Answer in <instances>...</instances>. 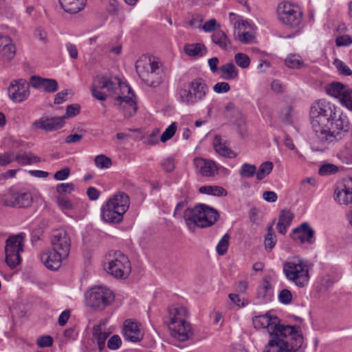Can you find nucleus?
Returning a JSON list of instances; mask_svg holds the SVG:
<instances>
[{"mask_svg":"<svg viewBox=\"0 0 352 352\" xmlns=\"http://www.w3.org/2000/svg\"><path fill=\"white\" fill-rule=\"evenodd\" d=\"M309 118L316 141L322 146L342 140L352 131L347 116L336 104L324 99L311 104Z\"/></svg>","mask_w":352,"mask_h":352,"instance_id":"obj_1","label":"nucleus"},{"mask_svg":"<svg viewBox=\"0 0 352 352\" xmlns=\"http://www.w3.org/2000/svg\"><path fill=\"white\" fill-rule=\"evenodd\" d=\"M256 327L266 328L270 336L263 352H300L306 345L299 326L280 324V319L268 314L253 320Z\"/></svg>","mask_w":352,"mask_h":352,"instance_id":"obj_2","label":"nucleus"},{"mask_svg":"<svg viewBox=\"0 0 352 352\" xmlns=\"http://www.w3.org/2000/svg\"><path fill=\"white\" fill-rule=\"evenodd\" d=\"M121 80L112 79L104 75H97L94 80L91 93L97 100L104 101L107 97H114L116 106L125 118L135 114L138 107L131 96H122L118 91L120 89Z\"/></svg>","mask_w":352,"mask_h":352,"instance_id":"obj_3","label":"nucleus"},{"mask_svg":"<svg viewBox=\"0 0 352 352\" xmlns=\"http://www.w3.org/2000/svg\"><path fill=\"white\" fill-rule=\"evenodd\" d=\"M129 204L130 199L126 193L119 192L115 194L102 206V219L109 223H120L123 220Z\"/></svg>","mask_w":352,"mask_h":352,"instance_id":"obj_4","label":"nucleus"},{"mask_svg":"<svg viewBox=\"0 0 352 352\" xmlns=\"http://www.w3.org/2000/svg\"><path fill=\"white\" fill-rule=\"evenodd\" d=\"M219 218L217 210L206 204H200L192 208H186L184 219L186 226L190 229L192 226L208 228L214 225Z\"/></svg>","mask_w":352,"mask_h":352,"instance_id":"obj_5","label":"nucleus"},{"mask_svg":"<svg viewBox=\"0 0 352 352\" xmlns=\"http://www.w3.org/2000/svg\"><path fill=\"white\" fill-rule=\"evenodd\" d=\"M209 88L202 78H195L178 90L179 100L186 105H195L205 100Z\"/></svg>","mask_w":352,"mask_h":352,"instance_id":"obj_6","label":"nucleus"},{"mask_svg":"<svg viewBox=\"0 0 352 352\" xmlns=\"http://www.w3.org/2000/svg\"><path fill=\"white\" fill-rule=\"evenodd\" d=\"M283 271L287 279L297 287H304L309 280L307 265L300 258H294L283 263Z\"/></svg>","mask_w":352,"mask_h":352,"instance_id":"obj_7","label":"nucleus"},{"mask_svg":"<svg viewBox=\"0 0 352 352\" xmlns=\"http://www.w3.org/2000/svg\"><path fill=\"white\" fill-rule=\"evenodd\" d=\"M139 77L149 87H158L162 81V71L159 63L148 60H138L135 63Z\"/></svg>","mask_w":352,"mask_h":352,"instance_id":"obj_8","label":"nucleus"},{"mask_svg":"<svg viewBox=\"0 0 352 352\" xmlns=\"http://www.w3.org/2000/svg\"><path fill=\"white\" fill-rule=\"evenodd\" d=\"M115 297L113 292L105 287H93L89 296L87 297L88 306L96 311H102L109 306L113 301Z\"/></svg>","mask_w":352,"mask_h":352,"instance_id":"obj_9","label":"nucleus"},{"mask_svg":"<svg viewBox=\"0 0 352 352\" xmlns=\"http://www.w3.org/2000/svg\"><path fill=\"white\" fill-rule=\"evenodd\" d=\"M277 13L279 20L290 28L297 27L302 21V14L300 8L289 2L278 4Z\"/></svg>","mask_w":352,"mask_h":352,"instance_id":"obj_10","label":"nucleus"},{"mask_svg":"<svg viewBox=\"0 0 352 352\" xmlns=\"http://www.w3.org/2000/svg\"><path fill=\"white\" fill-rule=\"evenodd\" d=\"M23 241L20 235L10 236L6 243V262L14 269L21 262L20 253L23 251Z\"/></svg>","mask_w":352,"mask_h":352,"instance_id":"obj_11","label":"nucleus"},{"mask_svg":"<svg viewBox=\"0 0 352 352\" xmlns=\"http://www.w3.org/2000/svg\"><path fill=\"white\" fill-rule=\"evenodd\" d=\"M107 272L118 278H124L131 272V263L128 258L120 252L114 253V258L109 262Z\"/></svg>","mask_w":352,"mask_h":352,"instance_id":"obj_12","label":"nucleus"},{"mask_svg":"<svg viewBox=\"0 0 352 352\" xmlns=\"http://www.w3.org/2000/svg\"><path fill=\"white\" fill-rule=\"evenodd\" d=\"M8 96L16 103L25 100L30 96L29 82L23 78L12 80L8 87Z\"/></svg>","mask_w":352,"mask_h":352,"instance_id":"obj_13","label":"nucleus"},{"mask_svg":"<svg viewBox=\"0 0 352 352\" xmlns=\"http://www.w3.org/2000/svg\"><path fill=\"white\" fill-rule=\"evenodd\" d=\"M52 250L67 257L70 251L71 241L64 230H54L51 236Z\"/></svg>","mask_w":352,"mask_h":352,"instance_id":"obj_14","label":"nucleus"},{"mask_svg":"<svg viewBox=\"0 0 352 352\" xmlns=\"http://www.w3.org/2000/svg\"><path fill=\"white\" fill-rule=\"evenodd\" d=\"M33 202L29 192H13L3 199V205L15 208H28Z\"/></svg>","mask_w":352,"mask_h":352,"instance_id":"obj_15","label":"nucleus"},{"mask_svg":"<svg viewBox=\"0 0 352 352\" xmlns=\"http://www.w3.org/2000/svg\"><path fill=\"white\" fill-rule=\"evenodd\" d=\"M335 199L340 204H352V178L343 180L335 190Z\"/></svg>","mask_w":352,"mask_h":352,"instance_id":"obj_16","label":"nucleus"},{"mask_svg":"<svg viewBox=\"0 0 352 352\" xmlns=\"http://www.w3.org/2000/svg\"><path fill=\"white\" fill-rule=\"evenodd\" d=\"M67 258L58 252L47 250L41 253L40 258L45 266L52 271L58 270L62 263V260Z\"/></svg>","mask_w":352,"mask_h":352,"instance_id":"obj_17","label":"nucleus"},{"mask_svg":"<svg viewBox=\"0 0 352 352\" xmlns=\"http://www.w3.org/2000/svg\"><path fill=\"white\" fill-rule=\"evenodd\" d=\"M314 230L306 222L294 228L290 234L292 239L294 241H300L301 243L307 242L309 244H312L314 242Z\"/></svg>","mask_w":352,"mask_h":352,"instance_id":"obj_18","label":"nucleus"},{"mask_svg":"<svg viewBox=\"0 0 352 352\" xmlns=\"http://www.w3.org/2000/svg\"><path fill=\"white\" fill-rule=\"evenodd\" d=\"M123 336L129 341L138 342L142 340L144 334L138 322L126 320L124 323Z\"/></svg>","mask_w":352,"mask_h":352,"instance_id":"obj_19","label":"nucleus"},{"mask_svg":"<svg viewBox=\"0 0 352 352\" xmlns=\"http://www.w3.org/2000/svg\"><path fill=\"white\" fill-rule=\"evenodd\" d=\"M31 85L37 89H43L46 92L54 93L58 90V85L55 79L44 78L38 76L30 78Z\"/></svg>","mask_w":352,"mask_h":352,"instance_id":"obj_20","label":"nucleus"},{"mask_svg":"<svg viewBox=\"0 0 352 352\" xmlns=\"http://www.w3.org/2000/svg\"><path fill=\"white\" fill-rule=\"evenodd\" d=\"M171 336L179 341L187 340L192 335L190 324L187 321L169 325Z\"/></svg>","mask_w":352,"mask_h":352,"instance_id":"obj_21","label":"nucleus"},{"mask_svg":"<svg viewBox=\"0 0 352 352\" xmlns=\"http://www.w3.org/2000/svg\"><path fill=\"white\" fill-rule=\"evenodd\" d=\"M16 47L8 36L0 35V56L3 60L10 61L14 58Z\"/></svg>","mask_w":352,"mask_h":352,"instance_id":"obj_22","label":"nucleus"},{"mask_svg":"<svg viewBox=\"0 0 352 352\" xmlns=\"http://www.w3.org/2000/svg\"><path fill=\"white\" fill-rule=\"evenodd\" d=\"M64 117H54L46 119H40L33 122L36 129L46 131L58 130L63 126Z\"/></svg>","mask_w":352,"mask_h":352,"instance_id":"obj_23","label":"nucleus"},{"mask_svg":"<svg viewBox=\"0 0 352 352\" xmlns=\"http://www.w3.org/2000/svg\"><path fill=\"white\" fill-rule=\"evenodd\" d=\"M196 165L199 167L200 173L204 177H214L218 173V168L212 160L199 159Z\"/></svg>","mask_w":352,"mask_h":352,"instance_id":"obj_24","label":"nucleus"},{"mask_svg":"<svg viewBox=\"0 0 352 352\" xmlns=\"http://www.w3.org/2000/svg\"><path fill=\"white\" fill-rule=\"evenodd\" d=\"M87 0H59L61 8L69 14H76L82 10Z\"/></svg>","mask_w":352,"mask_h":352,"instance_id":"obj_25","label":"nucleus"},{"mask_svg":"<svg viewBox=\"0 0 352 352\" xmlns=\"http://www.w3.org/2000/svg\"><path fill=\"white\" fill-rule=\"evenodd\" d=\"M170 322L168 325H173L175 323L187 321L188 311L187 309L182 306L171 307L169 309Z\"/></svg>","mask_w":352,"mask_h":352,"instance_id":"obj_26","label":"nucleus"},{"mask_svg":"<svg viewBox=\"0 0 352 352\" xmlns=\"http://www.w3.org/2000/svg\"><path fill=\"white\" fill-rule=\"evenodd\" d=\"M14 160L21 166L30 165L41 161V158L33 153L23 150H20L16 154Z\"/></svg>","mask_w":352,"mask_h":352,"instance_id":"obj_27","label":"nucleus"},{"mask_svg":"<svg viewBox=\"0 0 352 352\" xmlns=\"http://www.w3.org/2000/svg\"><path fill=\"white\" fill-rule=\"evenodd\" d=\"M257 296L263 300V302H270L274 296L273 289L271 283L266 279H264L257 289Z\"/></svg>","mask_w":352,"mask_h":352,"instance_id":"obj_28","label":"nucleus"},{"mask_svg":"<svg viewBox=\"0 0 352 352\" xmlns=\"http://www.w3.org/2000/svg\"><path fill=\"white\" fill-rule=\"evenodd\" d=\"M294 218L293 214L289 210H282L277 223V230L279 233L285 234L287 228L290 226Z\"/></svg>","mask_w":352,"mask_h":352,"instance_id":"obj_29","label":"nucleus"},{"mask_svg":"<svg viewBox=\"0 0 352 352\" xmlns=\"http://www.w3.org/2000/svg\"><path fill=\"white\" fill-rule=\"evenodd\" d=\"M213 146L215 151L221 155L230 158L236 156L235 153L226 145V143L219 135L215 136L213 141Z\"/></svg>","mask_w":352,"mask_h":352,"instance_id":"obj_30","label":"nucleus"},{"mask_svg":"<svg viewBox=\"0 0 352 352\" xmlns=\"http://www.w3.org/2000/svg\"><path fill=\"white\" fill-rule=\"evenodd\" d=\"M219 70L221 73V78L223 80H232L239 75L238 69L232 63L221 65L219 67Z\"/></svg>","mask_w":352,"mask_h":352,"instance_id":"obj_31","label":"nucleus"},{"mask_svg":"<svg viewBox=\"0 0 352 352\" xmlns=\"http://www.w3.org/2000/svg\"><path fill=\"white\" fill-rule=\"evenodd\" d=\"M184 50L189 56H201L207 52L206 46L199 43L186 44L184 47Z\"/></svg>","mask_w":352,"mask_h":352,"instance_id":"obj_32","label":"nucleus"},{"mask_svg":"<svg viewBox=\"0 0 352 352\" xmlns=\"http://www.w3.org/2000/svg\"><path fill=\"white\" fill-rule=\"evenodd\" d=\"M347 89L348 87L343 85L342 83L339 82H333L327 87L326 91L329 96L338 98L340 101V98L342 97L344 92Z\"/></svg>","mask_w":352,"mask_h":352,"instance_id":"obj_33","label":"nucleus"},{"mask_svg":"<svg viewBox=\"0 0 352 352\" xmlns=\"http://www.w3.org/2000/svg\"><path fill=\"white\" fill-rule=\"evenodd\" d=\"M199 192L218 197H225L228 194L224 188L219 186H202L199 188Z\"/></svg>","mask_w":352,"mask_h":352,"instance_id":"obj_34","label":"nucleus"},{"mask_svg":"<svg viewBox=\"0 0 352 352\" xmlns=\"http://www.w3.org/2000/svg\"><path fill=\"white\" fill-rule=\"evenodd\" d=\"M211 37L212 42L218 45L223 50H227V48L231 45L230 39L222 30L216 31L212 34Z\"/></svg>","mask_w":352,"mask_h":352,"instance_id":"obj_35","label":"nucleus"},{"mask_svg":"<svg viewBox=\"0 0 352 352\" xmlns=\"http://www.w3.org/2000/svg\"><path fill=\"white\" fill-rule=\"evenodd\" d=\"M273 224L274 223L268 226L267 232L265 236L264 245L265 249L267 252L272 251V250L274 248L277 241L276 236L273 228Z\"/></svg>","mask_w":352,"mask_h":352,"instance_id":"obj_36","label":"nucleus"},{"mask_svg":"<svg viewBox=\"0 0 352 352\" xmlns=\"http://www.w3.org/2000/svg\"><path fill=\"white\" fill-rule=\"evenodd\" d=\"M285 65L291 69H300L304 65V62L298 54H291L285 58Z\"/></svg>","mask_w":352,"mask_h":352,"instance_id":"obj_37","label":"nucleus"},{"mask_svg":"<svg viewBox=\"0 0 352 352\" xmlns=\"http://www.w3.org/2000/svg\"><path fill=\"white\" fill-rule=\"evenodd\" d=\"M274 167L273 163L270 161L262 163L258 170H256V177L258 180H262L267 176L272 170Z\"/></svg>","mask_w":352,"mask_h":352,"instance_id":"obj_38","label":"nucleus"},{"mask_svg":"<svg viewBox=\"0 0 352 352\" xmlns=\"http://www.w3.org/2000/svg\"><path fill=\"white\" fill-rule=\"evenodd\" d=\"M256 167L254 164L245 163L242 164L240 170L239 175L244 178L252 177L256 175Z\"/></svg>","mask_w":352,"mask_h":352,"instance_id":"obj_39","label":"nucleus"},{"mask_svg":"<svg viewBox=\"0 0 352 352\" xmlns=\"http://www.w3.org/2000/svg\"><path fill=\"white\" fill-rule=\"evenodd\" d=\"M229 240L230 235L228 234H225L219 240L216 247V250L219 255L223 256L226 254L228 249Z\"/></svg>","mask_w":352,"mask_h":352,"instance_id":"obj_40","label":"nucleus"},{"mask_svg":"<svg viewBox=\"0 0 352 352\" xmlns=\"http://www.w3.org/2000/svg\"><path fill=\"white\" fill-rule=\"evenodd\" d=\"M109 336V333L108 332L102 331L101 329L96 330L94 337L100 351H102L105 348V341Z\"/></svg>","mask_w":352,"mask_h":352,"instance_id":"obj_41","label":"nucleus"},{"mask_svg":"<svg viewBox=\"0 0 352 352\" xmlns=\"http://www.w3.org/2000/svg\"><path fill=\"white\" fill-rule=\"evenodd\" d=\"M234 60L236 64L241 68H248L250 63V59L249 56L244 53H236L234 55Z\"/></svg>","mask_w":352,"mask_h":352,"instance_id":"obj_42","label":"nucleus"},{"mask_svg":"<svg viewBox=\"0 0 352 352\" xmlns=\"http://www.w3.org/2000/svg\"><path fill=\"white\" fill-rule=\"evenodd\" d=\"M343 94L342 97L340 98V104L349 110L352 111V89L348 87Z\"/></svg>","mask_w":352,"mask_h":352,"instance_id":"obj_43","label":"nucleus"},{"mask_svg":"<svg viewBox=\"0 0 352 352\" xmlns=\"http://www.w3.org/2000/svg\"><path fill=\"white\" fill-rule=\"evenodd\" d=\"M338 171V168L337 166L333 164H325L322 165L319 170L318 174L320 176H327L332 174H335Z\"/></svg>","mask_w":352,"mask_h":352,"instance_id":"obj_44","label":"nucleus"},{"mask_svg":"<svg viewBox=\"0 0 352 352\" xmlns=\"http://www.w3.org/2000/svg\"><path fill=\"white\" fill-rule=\"evenodd\" d=\"M177 129V125L176 122H172V124L166 129V130L163 132L161 135L160 140L162 142H166L168 140L173 138L175 135Z\"/></svg>","mask_w":352,"mask_h":352,"instance_id":"obj_45","label":"nucleus"},{"mask_svg":"<svg viewBox=\"0 0 352 352\" xmlns=\"http://www.w3.org/2000/svg\"><path fill=\"white\" fill-rule=\"evenodd\" d=\"M95 164L97 167L100 168H108L111 165V160L109 157L104 155H97L95 158Z\"/></svg>","mask_w":352,"mask_h":352,"instance_id":"obj_46","label":"nucleus"},{"mask_svg":"<svg viewBox=\"0 0 352 352\" xmlns=\"http://www.w3.org/2000/svg\"><path fill=\"white\" fill-rule=\"evenodd\" d=\"M122 344V340L119 336L113 335L107 342V347L111 350H116Z\"/></svg>","mask_w":352,"mask_h":352,"instance_id":"obj_47","label":"nucleus"},{"mask_svg":"<svg viewBox=\"0 0 352 352\" xmlns=\"http://www.w3.org/2000/svg\"><path fill=\"white\" fill-rule=\"evenodd\" d=\"M334 65L336 68L344 76H350L352 74L351 69L342 60L336 59L334 60Z\"/></svg>","mask_w":352,"mask_h":352,"instance_id":"obj_48","label":"nucleus"},{"mask_svg":"<svg viewBox=\"0 0 352 352\" xmlns=\"http://www.w3.org/2000/svg\"><path fill=\"white\" fill-rule=\"evenodd\" d=\"M292 295L291 292L287 289H284L281 290L278 294V300L279 301L284 304L288 305L292 301Z\"/></svg>","mask_w":352,"mask_h":352,"instance_id":"obj_49","label":"nucleus"},{"mask_svg":"<svg viewBox=\"0 0 352 352\" xmlns=\"http://www.w3.org/2000/svg\"><path fill=\"white\" fill-rule=\"evenodd\" d=\"M36 344L38 346L49 347L53 344V338L50 336H43L37 338Z\"/></svg>","mask_w":352,"mask_h":352,"instance_id":"obj_50","label":"nucleus"},{"mask_svg":"<svg viewBox=\"0 0 352 352\" xmlns=\"http://www.w3.org/2000/svg\"><path fill=\"white\" fill-rule=\"evenodd\" d=\"M230 90V85L226 82H220L213 86V91L217 94L227 93Z\"/></svg>","mask_w":352,"mask_h":352,"instance_id":"obj_51","label":"nucleus"},{"mask_svg":"<svg viewBox=\"0 0 352 352\" xmlns=\"http://www.w3.org/2000/svg\"><path fill=\"white\" fill-rule=\"evenodd\" d=\"M14 160V153H0V166H5L10 164Z\"/></svg>","mask_w":352,"mask_h":352,"instance_id":"obj_52","label":"nucleus"},{"mask_svg":"<svg viewBox=\"0 0 352 352\" xmlns=\"http://www.w3.org/2000/svg\"><path fill=\"white\" fill-rule=\"evenodd\" d=\"M70 175V168L69 167H65L55 173L54 178L58 181L65 180Z\"/></svg>","mask_w":352,"mask_h":352,"instance_id":"obj_53","label":"nucleus"},{"mask_svg":"<svg viewBox=\"0 0 352 352\" xmlns=\"http://www.w3.org/2000/svg\"><path fill=\"white\" fill-rule=\"evenodd\" d=\"M80 113V106L77 104H70L67 107L65 116L64 118H72Z\"/></svg>","mask_w":352,"mask_h":352,"instance_id":"obj_54","label":"nucleus"},{"mask_svg":"<svg viewBox=\"0 0 352 352\" xmlns=\"http://www.w3.org/2000/svg\"><path fill=\"white\" fill-rule=\"evenodd\" d=\"M352 43V38L348 35L339 36L336 39L337 46H349Z\"/></svg>","mask_w":352,"mask_h":352,"instance_id":"obj_55","label":"nucleus"},{"mask_svg":"<svg viewBox=\"0 0 352 352\" xmlns=\"http://www.w3.org/2000/svg\"><path fill=\"white\" fill-rule=\"evenodd\" d=\"M293 109L292 107H287L281 111V118L284 122L290 123L292 121Z\"/></svg>","mask_w":352,"mask_h":352,"instance_id":"obj_56","label":"nucleus"},{"mask_svg":"<svg viewBox=\"0 0 352 352\" xmlns=\"http://www.w3.org/2000/svg\"><path fill=\"white\" fill-rule=\"evenodd\" d=\"M74 186L72 183H62L56 186V191L58 193H65L73 190Z\"/></svg>","mask_w":352,"mask_h":352,"instance_id":"obj_57","label":"nucleus"},{"mask_svg":"<svg viewBox=\"0 0 352 352\" xmlns=\"http://www.w3.org/2000/svg\"><path fill=\"white\" fill-rule=\"evenodd\" d=\"M307 185H310L311 186H316V179L314 178V177H308V178H306V179H303L301 182L300 190L303 192H309L310 190V189H306V186Z\"/></svg>","mask_w":352,"mask_h":352,"instance_id":"obj_58","label":"nucleus"},{"mask_svg":"<svg viewBox=\"0 0 352 352\" xmlns=\"http://www.w3.org/2000/svg\"><path fill=\"white\" fill-rule=\"evenodd\" d=\"M188 202L186 201H182L177 204L174 213L173 217L175 218H182V211L186 208L187 206ZM184 217V215H183Z\"/></svg>","mask_w":352,"mask_h":352,"instance_id":"obj_59","label":"nucleus"},{"mask_svg":"<svg viewBox=\"0 0 352 352\" xmlns=\"http://www.w3.org/2000/svg\"><path fill=\"white\" fill-rule=\"evenodd\" d=\"M162 166L168 173L173 171L175 168L174 159L168 157L162 162Z\"/></svg>","mask_w":352,"mask_h":352,"instance_id":"obj_60","label":"nucleus"},{"mask_svg":"<svg viewBox=\"0 0 352 352\" xmlns=\"http://www.w3.org/2000/svg\"><path fill=\"white\" fill-rule=\"evenodd\" d=\"M217 28V21L214 19H211L206 22L202 26V29L206 32H211Z\"/></svg>","mask_w":352,"mask_h":352,"instance_id":"obj_61","label":"nucleus"},{"mask_svg":"<svg viewBox=\"0 0 352 352\" xmlns=\"http://www.w3.org/2000/svg\"><path fill=\"white\" fill-rule=\"evenodd\" d=\"M70 317V311L66 309L63 311L59 316L58 322L61 327L65 326Z\"/></svg>","mask_w":352,"mask_h":352,"instance_id":"obj_62","label":"nucleus"},{"mask_svg":"<svg viewBox=\"0 0 352 352\" xmlns=\"http://www.w3.org/2000/svg\"><path fill=\"white\" fill-rule=\"evenodd\" d=\"M87 195L91 200L95 201L99 198L100 192L96 188L89 187L87 190Z\"/></svg>","mask_w":352,"mask_h":352,"instance_id":"obj_63","label":"nucleus"},{"mask_svg":"<svg viewBox=\"0 0 352 352\" xmlns=\"http://www.w3.org/2000/svg\"><path fill=\"white\" fill-rule=\"evenodd\" d=\"M58 204L62 209L71 210L73 208L71 201L63 197L58 199Z\"/></svg>","mask_w":352,"mask_h":352,"instance_id":"obj_64","label":"nucleus"}]
</instances>
